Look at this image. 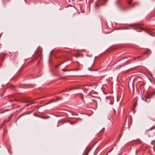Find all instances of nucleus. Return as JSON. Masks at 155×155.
<instances>
[{"label": "nucleus", "mask_w": 155, "mask_h": 155, "mask_svg": "<svg viewBox=\"0 0 155 155\" xmlns=\"http://www.w3.org/2000/svg\"><path fill=\"white\" fill-rule=\"evenodd\" d=\"M52 51H51V52H50V54L49 55V57H50V55H51V54H52Z\"/></svg>", "instance_id": "7"}, {"label": "nucleus", "mask_w": 155, "mask_h": 155, "mask_svg": "<svg viewBox=\"0 0 155 155\" xmlns=\"http://www.w3.org/2000/svg\"><path fill=\"white\" fill-rule=\"evenodd\" d=\"M30 102L29 101H24V102L26 103H28V102Z\"/></svg>", "instance_id": "8"}, {"label": "nucleus", "mask_w": 155, "mask_h": 155, "mask_svg": "<svg viewBox=\"0 0 155 155\" xmlns=\"http://www.w3.org/2000/svg\"><path fill=\"white\" fill-rule=\"evenodd\" d=\"M57 127H58V124H57Z\"/></svg>", "instance_id": "15"}, {"label": "nucleus", "mask_w": 155, "mask_h": 155, "mask_svg": "<svg viewBox=\"0 0 155 155\" xmlns=\"http://www.w3.org/2000/svg\"><path fill=\"white\" fill-rule=\"evenodd\" d=\"M146 101L147 102H150V98H147V99H146Z\"/></svg>", "instance_id": "5"}, {"label": "nucleus", "mask_w": 155, "mask_h": 155, "mask_svg": "<svg viewBox=\"0 0 155 155\" xmlns=\"http://www.w3.org/2000/svg\"><path fill=\"white\" fill-rule=\"evenodd\" d=\"M73 124V123H71V124Z\"/></svg>", "instance_id": "14"}, {"label": "nucleus", "mask_w": 155, "mask_h": 155, "mask_svg": "<svg viewBox=\"0 0 155 155\" xmlns=\"http://www.w3.org/2000/svg\"><path fill=\"white\" fill-rule=\"evenodd\" d=\"M134 5H132L131 6V7H134Z\"/></svg>", "instance_id": "10"}, {"label": "nucleus", "mask_w": 155, "mask_h": 155, "mask_svg": "<svg viewBox=\"0 0 155 155\" xmlns=\"http://www.w3.org/2000/svg\"><path fill=\"white\" fill-rule=\"evenodd\" d=\"M115 4L120 11L121 12H124L127 11L130 9L129 8H124L121 7L119 5L118 0H117L115 2Z\"/></svg>", "instance_id": "1"}, {"label": "nucleus", "mask_w": 155, "mask_h": 155, "mask_svg": "<svg viewBox=\"0 0 155 155\" xmlns=\"http://www.w3.org/2000/svg\"><path fill=\"white\" fill-rule=\"evenodd\" d=\"M127 3L129 4H130L131 2V0H128Z\"/></svg>", "instance_id": "4"}, {"label": "nucleus", "mask_w": 155, "mask_h": 155, "mask_svg": "<svg viewBox=\"0 0 155 155\" xmlns=\"http://www.w3.org/2000/svg\"><path fill=\"white\" fill-rule=\"evenodd\" d=\"M88 69L90 71H92V70L90 69V68H88Z\"/></svg>", "instance_id": "9"}, {"label": "nucleus", "mask_w": 155, "mask_h": 155, "mask_svg": "<svg viewBox=\"0 0 155 155\" xmlns=\"http://www.w3.org/2000/svg\"><path fill=\"white\" fill-rule=\"evenodd\" d=\"M106 98H107V97H106Z\"/></svg>", "instance_id": "18"}, {"label": "nucleus", "mask_w": 155, "mask_h": 155, "mask_svg": "<svg viewBox=\"0 0 155 155\" xmlns=\"http://www.w3.org/2000/svg\"><path fill=\"white\" fill-rule=\"evenodd\" d=\"M110 104H112L110 102Z\"/></svg>", "instance_id": "16"}, {"label": "nucleus", "mask_w": 155, "mask_h": 155, "mask_svg": "<svg viewBox=\"0 0 155 155\" xmlns=\"http://www.w3.org/2000/svg\"><path fill=\"white\" fill-rule=\"evenodd\" d=\"M35 103H36V102H31V103H30L27 104L26 105V106H28L29 105H31Z\"/></svg>", "instance_id": "3"}, {"label": "nucleus", "mask_w": 155, "mask_h": 155, "mask_svg": "<svg viewBox=\"0 0 155 155\" xmlns=\"http://www.w3.org/2000/svg\"><path fill=\"white\" fill-rule=\"evenodd\" d=\"M152 127H151L149 129V130H146V132H148V131H149V130H151V128H152Z\"/></svg>", "instance_id": "6"}, {"label": "nucleus", "mask_w": 155, "mask_h": 155, "mask_svg": "<svg viewBox=\"0 0 155 155\" xmlns=\"http://www.w3.org/2000/svg\"><path fill=\"white\" fill-rule=\"evenodd\" d=\"M135 25H136V26H138L139 25H138L136 24Z\"/></svg>", "instance_id": "11"}, {"label": "nucleus", "mask_w": 155, "mask_h": 155, "mask_svg": "<svg viewBox=\"0 0 155 155\" xmlns=\"http://www.w3.org/2000/svg\"><path fill=\"white\" fill-rule=\"evenodd\" d=\"M136 28H138V27H137V26H136Z\"/></svg>", "instance_id": "13"}, {"label": "nucleus", "mask_w": 155, "mask_h": 155, "mask_svg": "<svg viewBox=\"0 0 155 155\" xmlns=\"http://www.w3.org/2000/svg\"><path fill=\"white\" fill-rule=\"evenodd\" d=\"M137 153V151H136L135 153Z\"/></svg>", "instance_id": "17"}, {"label": "nucleus", "mask_w": 155, "mask_h": 155, "mask_svg": "<svg viewBox=\"0 0 155 155\" xmlns=\"http://www.w3.org/2000/svg\"><path fill=\"white\" fill-rule=\"evenodd\" d=\"M140 57H141V56H138V58H140Z\"/></svg>", "instance_id": "12"}, {"label": "nucleus", "mask_w": 155, "mask_h": 155, "mask_svg": "<svg viewBox=\"0 0 155 155\" xmlns=\"http://www.w3.org/2000/svg\"><path fill=\"white\" fill-rule=\"evenodd\" d=\"M107 0H97L95 3V7L97 8L99 6H103L105 5V3H101L102 2H105Z\"/></svg>", "instance_id": "2"}]
</instances>
